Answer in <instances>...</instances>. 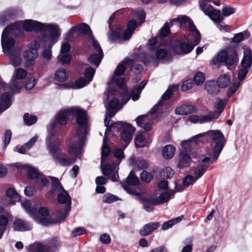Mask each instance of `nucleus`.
Returning a JSON list of instances; mask_svg holds the SVG:
<instances>
[{
  "label": "nucleus",
  "mask_w": 252,
  "mask_h": 252,
  "mask_svg": "<svg viewBox=\"0 0 252 252\" xmlns=\"http://www.w3.org/2000/svg\"><path fill=\"white\" fill-rule=\"evenodd\" d=\"M71 116H75L76 123L78 126L77 135L79 137V142L72 144L68 148L70 154H78L81 148L82 144L87 133V115L84 110L77 107H72L61 110L56 116V121L60 125H65L68 119Z\"/></svg>",
  "instance_id": "obj_1"
},
{
  "label": "nucleus",
  "mask_w": 252,
  "mask_h": 252,
  "mask_svg": "<svg viewBox=\"0 0 252 252\" xmlns=\"http://www.w3.org/2000/svg\"><path fill=\"white\" fill-rule=\"evenodd\" d=\"M170 22L171 24L176 23L180 26L185 25L188 27L189 32L186 39L190 43L181 40L176 41L173 47L174 52L177 54L189 53L200 41L201 35L199 31L196 29L192 20L185 15L179 16L177 18L173 19Z\"/></svg>",
  "instance_id": "obj_2"
},
{
  "label": "nucleus",
  "mask_w": 252,
  "mask_h": 252,
  "mask_svg": "<svg viewBox=\"0 0 252 252\" xmlns=\"http://www.w3.org/2000/svg\"><path fill=\"white\" fill-rule=\"evenodd\" d=\"M110 130V128L107 127L103 139V143L101 151V168L102 173L104 176H107L112 181L116 182H118L119 180L118 167L116 164L112 162L111 164L107 163L105 165L103 164V162L106 159V157L109 155L110 152V148L106 144V141L107 140L106 132Z\"/></svg>",
  "instance_id": "obj_3"
},
{
  "label": "nucleus",
  "mask_w": 252,
  "mask_h": 252,
  "mask_svg": "<svg viewBox=\"0 0 252 252\" xmlns=\"http://www.w3.org/2000/svg\"><path fill=\"white\" fill-rule=\"evenodd\" d=\"M206 136L208 140H211L215 143V145L213 147V154L212 158V161H216L222 151L224 143L225 138L222 133L219 130H211L206 132L198 134L193 137L194 143H197L196 139L203 136Z\"/></svg>",
  "instance_id": "obj_4"
},
{
  "label": "nucleus",
  "mask_w": 252,
  "mask_h": 252,
  "mask_svg": "<svg viewBox=\"0 0 252 252\" xmlns=\"http://www.w3.org/2000/svg\"><path fill=\"white\" fill-rule=\"evenodd\" d=\"M148 49L151 51L155 52V57L152 56L149 58L145 57L143 62L145 65L150 62H153L155 59L163 60L168 59V54L167 49L165 48L166 42L158 40V37H153L149 40L147 43Z\"/></svg>",
  "instance_id": "obj_5"
},
{
  "label": "nucleus",
  "mask_w": 252,
  "mask_h": 252,
  "mask_svg": "<svg viewBox=\"0 0 252 252\" xmlns=\"http://www.w3.org/2000/svg\"><path fill=\"white\" fill-rule=\"evenodd\" d=\"M21 205L26 211L34 220L38 223L44 226H48L52 222L47 218L49 214V211L47 208L40 207L38 211L35 208L31 206L30 202L25 200L21 203Z\"/></svg>",
  "instance_id": "obj_6"
},
{
  "label": "nucleus",
  "mask_w": 252,
  "mask_h": 252,
  "mask_svg": "<svg viewBox=\"0 0 252 252\" xmlns=\"http://www.w3.org/2000/svg\"><path fill=\"white\" fill-rule=\"evenodd\" d=\"M115 91L109 90L105 93L106 98L104 99V103L107 110L104 119V125L106 127H109L110 118L114 116L118 110L121 108L119 100L116 97H111L115 95Z\"/></svg>",
  "instance_id": "obj_7"
},
{
  "label": "nucleus",
  "mask_w": 252,
  "mask_h": 252,
  "mask_svg": "<svg viewBox=\"0 0 252 252\" xmlns=\"http://www.w3.org/2000/svg\"><path fill=\"white\" fill-rule=\"evenodd\" d=\"M61 126L60 125L57 121L52 122L50 124L48 128V130L50 133L47 136L46 139L47 148L50 154L52 156L54 160L58 159V157L63 154L60 151V144L58 142L53 143L52 140L56 133L61 130Z\"/></svg>",
  "instance_id": "obj_8"
},
{
  "label": "nucleus",
  "mask_w": 252,
  "mask_h": 252,
  "mask_svg": "<svg viewBox=\"0 0 252 252\" xmlns=\"http://www.w3.org/2000/svg\"><path fill=\"white\" fill-rule=\"evenodd\" d=\"M194 142L193 138L189 140L184 141L181 143L182 149L180 151L179 156L178 166L180 168H184L189 166L191 158H199L194 153L192 148V144Z\"/></svg>",
  "instance_id": "obj_9"
},
{
  "label": "nucleus",
  "mask_w": 252,
  "mask_h": 252,
  "mask_svg": "<svg viewBox=\"0 0 252 252\" xmlns=\"http://www.w3.org/2000/svg\"><path fill=\"white\" fill-rule=\"evenodd\" d=\"M238 62V58L236 51L230 52L226 50H221L212 60L213 64L222 63L231 70L235 69Z\"/></svg>",
  "instance_id": "obj_10"
},
{
  "label": "nucleus",
  "mask_w": 252,
  "mask_h": 252,
  "mask_svg": "<svg viewBox=\"0 0 252 252\" xmlns=\"http://www.w3.org/2000/svg\"><path fill=\"white\" fill-rule=\"evenodd\" d=\"M61 34V30L59 28L48 34H45L42 36L43 40L41 44L44 42L45 49L43 50L42 55L45 60L48 61L52 58L51 48L58 40V38Z\"/></svg>",
  "instance_id": "obj_11"
},
{
  "label": "nucleus",
  "mask_w": 252,
  "mask_h": 252,
  "mask_svg": "<svg viewBox=\"0 0 252 252\" xmlns=\"http://www.w3.org/2000/svg\"><path fill=\"white\" fill-rule=\"evenodd\" d=\"M59 28V26L55 24H43L32 20H26L24 22L23 29L27 31H40L42 33V36L45 34H48Z\"/></svg>",
  "instance_id": "obj_12"
},
{
  "label": "nucleus",
  "mask_w": 252,
  "mask_h": 252,
  "mask_svg": "<svg viewBox=\"0 0 252 252\" xmlns=\"http://www.w3.org/2000/svg\"><path fill=\"white\" fill-rule=\"evenodd\" d=\"M111 125L120 130V138L124 142L123 147L124 149H126L132 139L135 131V128L129 123L121 121L116 123L113 122Z\"/></svg>",
  "instance_id": "obj_13"
},
{
  "label": "nucleus",
  "mask_w": 252,
  "mask_h": 252,
  "mask_svg": "<svg viewBox=\"0 0 252 252\" xmlns=\"http://www.w3.org/2000/svg\"><path fill=\"white\" fill-rule=\"evenodd\" d=\"M18 24L15 23L5 28L2 32L1 38V43L2 49L4 53H9L11 49L15 44V41L12 37L8 36L15 29H18Z\"/></svg>",
  "instance_id": "obj_14"
},
{
  "label": "nucleus",
  "mask_w": 252,
  "mask_h": 252,
  "mask_svg": "<svg viewBox=\"0 0 252 252\" xmlns=\"http://www.w3.org/2000/svg\"><path fill=\"white\" fill-rule=\"evenodd\" d=\"M200 158V160L191 168L192 174L197 179L201 178L207 171L210 164L215 161H212L213 158L212 157H204V156H202Z\"/></svg>",
  "instance_id": "obj_15"
},
{
  "label": "nucleus",
  "mask_w": 252,
  "mask_h": 252,
  "mask_svg": "<svg viewBox=\"0 0 252 252\" xmlns=\"http://www.w3.org/2000/svg\"><path fill=\"white\" fill-rule=\"evenodd\" d=\"M90 39L94 49L97 53H94L91 54L88 58V61L90 63L97 67L103 57V51L98 42L95 39L93 35L91 36Z\"/></svg>",
  "instance_id": "obj_16"
},
{
  "label": "nucleus",
  "mask_w": 252,
  "mask_h": 252,
  "mask_svg": "<svg viewBox=\"0 0 252 252\" xmlns=\"http://www.w3.org/2000/svg\"><path fill=\"white\" fill-rule=\"evenodd\" d=\"M27 74V72L23 68L15 69L13 77L8 85L9 89L13 93H19L22 88V84L20 81L24 78Z\"/></svg>",
  "instance_id": "obj_17"
},
{
  "label": "nucleus",
  "mask_w": 252,
  "mask_h": 252,
  "mask_svg": "<svg viewBox=\"0 0 252 252\" xmlns=\"http://www.w3.org/2000/svg\"><path fill=\"white\" fill-rule=\"evenodd\" d=\"M199 5L201 9L212 20L220 21L222 20L220 11L214 9L212 5L208 4L205 0H201L199 2Z\"/></svg>",
  "instance_id": "obj_18"
},
{
  "label": "nucleus",
  "mask_w": 252,
  "mask_h": 252,
  "mask_svg": "<svg viewBox=\"0 0 252 252\" xmlns=\"http://www.w3.org/2000/svg\"><path fill=\"white\" fill-rule=\"evenodd\" d=\"M95 70L91 67H87L84 72L85 78L84 77L77 79L71 88L73 89L81 88L89 84L93 80Z\"/></svg>",
  "instance_id": "obj_19"
},
{
  "label": "nucleus",
  "mask_w": 252,
  "mask_h": 252,
  "mask_svg": "<svg viewBox=\"0 0 252 252\" xmlns=\"http://www.w3.org/2000/svg\"><path fill=\"white\" fill-rule=\"evenodd\" d=\"M139 182L138 177L135 175L133 170L131 171L126 181L122 183V186L126 192L131 195H139L140 193L135 191H132L130 189V186H135L138 185Z\"/></svg>",
  "instance_id": "obj_20"
},
{
  "label": "nucleus",
  "mask_w": 252,
  "mask_h": 252,
  "mask_svg": "<svg viewBox=\"0 0 252 252\" xmlns=\"http://www.w3.org/2000/svg\"><path fill=\"white\" fill-rule=\"evenodd\" d=\"M58 201L62 204H65L64 207L67 212H69L71 205V197L67 191L65 190L63 192L60 193L57 196Z\"/></svg>",
  "instance_id": "obj_21"
},
{
  "label": "nucleus",
  "mask_w": 252,
  "mask_h": 252,
  "mask_svg": "<svg viewBox=\"0 0 252 252\" xmlns=\"http://www.w3.org/2000/svg\"><path fill=\"white\" fill-rule=\"evenodd\" d=\"M197 108L194 105L184 104L177 107L175 110V113L180 115H187L195 112Z\"/></svg>",
  "instance_id": "obj_22"
},
{
  "label": "nucleus",
  "mask_w": 252,
  "mask_h": 252,
  "mask_svg": "<svg viewBox=\"0 0 252 252\" xmlns=\"http://www.w3.org/2000/svg\"><path fill=\"white\" fill-rule=\"evenodd\" d=\"M13 228L16 231H24L32 229V224L28 222L19 219H16L13 222Z\"/></svg>",
  "instance_id": "obj_23"
},
{
  "label": "nucleus",
  "mask_w": 252,
  "mask_h": 252,
  "mask_svg": "<svg viewBox=\"0 0 252 252\" xmlns=\"http://www.w3.org/2000/svg\"><path fill=\"white\" fill-rule=\"evenodd\" d=\"M137 26L138 24L135 20L132 19L128 21L127 24V29L123 32L124 40H128L130 38Z\"/></svg>",
  "instance_id": "obj_24"
},
{
  "label": "nucleus",
  "mask_w": 252,
  "mask_h": 252,
  "mask_svg": "<svg viewBox=\"0 0 252 252\" xmlns=\"http://www.w3.org/2000/svg\"><path fill=\"white\" fill-rule=\"evenodd\" d=\"M159 226L160 223L158 222H154L146 224L140 230V234L142 236H147L153 231L157 230Z\"/></svg>",
  "instance_id": "obj_25"
},
{
  "label": "nucleus",
  "mask_w": 252,
  "mask_h": 252,
  "mask_svg": "<svg viewBox=\"0 0 252 252\" xmlns=\"http://www.w3.org/2000/svg\"><path fill=\"white\" fill-rule=\"evenodd\" d=\"M147 81L143 80L138 86L135 87L130 92V96L133 101L137 100L140 95L142 90L147 84Z\"/></svg>",
  "instance_id": "obj_26"
},
{
  "label": "nucleus",
  "mask_w": 252,
  "mask_h": 252,
  "mask_svg": "<svg viewBox=\"0 0 252 252\" xmlns=\"http://www.w3.org/2000/svg\"><path fill=\"white\" fill-rule=\"evenodd\" d=\"M252 63V53L250 49H247L244 51L243 58L241 62L243 67L249 69Z\"/></svg>",
  "instance_id": "obj_27"
},
{
  "label": "nucleus",
  "mask_w": 252,
  "mask_h": 252,
  "mask_svg": "<svg viewBox=\"0 0 252 252\" xmlns=\"http://www.w3.org/2000/svg\"><path fill=\"white\" fill-rule=\"evenodd\" d=\"M133 63V60L128 59L120 63L116 68L114 74L116 76L122 75L126 69L128 68Z\"/></svg>",
  "instance_id": "obj_28"
},
{
  "label": "nucleus",
  "mask_w": 252,
  "mask_h": 252,
  "mask_svg": "<svg viewBox=\"0 0 252 252\" xmlns=\"http://www.w3.org/2000/svg\"><path fill=\"white\" fill-rule=\"evenodd\" d=\"M122 31L123 29L121 27L118 28L116 32H113L112 29L111 31L110 30V32L108 34L110 41L119 42L121 41L122 39L124 40Z\"/></svg>",
  "instance_id": "obj_29"
},
{
  "label": "nucleus",
  "mask_w": 252,
  "mask_h": 252,
  "mask_svg": "<svg viewBox=\"0 0 252 252\" xmlns=\"http://www.w3.org/2000/svg\"><path fill=\"white\" fill-rule=\"evenodd\" d=\"M49 178L52 182L51 189L50 191L52 195L54 196L56 192H60L64 190L62 187L58 178L53 176H49Z\"/></svg>",
  "instance_id": "obj_30"
},
{
  "label": "nucleus",
  "mask_w": 252,
  "mask_h": 252,
  "mask_svg": "<svg viewBox=\"0 0 252 252\" xmlns=\"http://www.w3.org/2000/svg\"><path fill=\"white\" fill-rule=\"evenodd\" d=\"M137 196L142 203L149 204L154 206L159 205L158 197H154L151 195H142L140 193L139 195Z\"/></svg>",
  "instance_id": "obj_31"
},
{
  "label": "nucleus",
  "mask_w": 252,
  "mask_h": 252,
  "mask_svg": "<svg viewBox=\"0 0 252 252\" xmlns=\"http://www.w3.org/2000/svg\"><path fill=\"white\" fill-rule=\"evenodd\" d=\"M205 90L210 94L216 95L220 92V88L214 81H207L205 85Z\"/></svg>",
  "instance_id": "obj_32"
},
{
  "label": "nucleus",
  "mask_w": 252,
  "mask_h": 252,
  "mask_svg": "<svg viewBox=\"0 0 252 252\" xmlns=\"http://www.w3.org/2000/svg\"><path fill=\"white\" fill-rule=\"evenodd\" d=\"M176 148L172 145H167L162 150L163 157L166 159L172 158L175 153Z\"/></svg>",
  "instance_id": "obj_33"
},
{
  "label": "nucleus",
  "mask_w": 252,
  "mask_h": 252,
  "mask_svg": "<svg viewBox=\"0 0 252 252\" xmlns=\"http://www.w3.org/2000/svg\"><path fill=\"white\" fill-rule=\"evenodd\" d=\"M29 252H52L46 245L39 243H34L29 246Z\"/></svg>",
  "instance_id": "obj_34"
},
{
  "label": "nucleus",
  "mask_w": 252,
  "mask_h": 252,
  "mask_svg": "<svg viewBox=\"0 0 252 252\" xmlns=\"http://www.w3.org/2000/svg\"><path fill=\"white\" fill-rule=\"evenodd\" d=\"M27 167V176L29 178L34 181V182H38V179L41 173H39L37 169L32 167L25 166Z\"/></svg>",
  "instance_id": "obj_35"
},
{
  "label": "nucleus",
  "mask_w": 252,
  "mask_h": 252,
  "mask_svg": "<svg viewBox=\"0 0 252 252\" xmlns=\"http://www.w3.org/2000/svg\"><path fill=\"white\" fill-rule=\"evenodd\" d=\"M9 58L14 67L19 66L21 63V53L14 51L8 53Z\"/></svg>",
  "instance_id": "obj_36"
},
{
  "label": "nucleus",
  "mask_w": 252,
  "mask_h": 252,
  "mask_svg": "<svg viewBox=\"0 0 252 252\" xmlns=\"http://www.w3.org/2000/svg\"><path fill=\"white\" fill-rule=\"evenodd\" d=\"M68 77V72L63 68L58 69L55 74V79L59 82H64L67 80Z\"/></svg>",
  "instance_id": "obj_37"
},
{
  "label": "nucleus",
  "mask_w": 252,
  "mask_h": 252,
  "mask_svg": "<svg viewBox=\"0 0 252 252\" xmlns=\"http://www.w3.org/2000/svg\"><path fill=\"white\" fill-rule=\"evenodd\" d=\"M219 117V113L210 112L207 115H200V124L209 123L217 119Z\"/></svg>",
  "instance_id": "obj_38"
},
{
  "label": "nucleus",
  "mask_w": 252,
  "mask_h": 252,
  "mask_svg": "<svg viewBox=\"0 0 252 252\" xmlns=\"http://www.w3.org/2000/svg\"><path fill=\"white\" fill-rule=\"evenodd\" d=\"M6 196L11 200L10 204H14L16 201H20V196L13 189L9 188L7 190Z\"/></svg>",
  "instance_id": "obj_39"
},
{
  "label": "nucleus",
  "mask_w": 252,
  "mask_h": 252,
  "mask_svg": "<svg viewBox=\"0 0 252 252\" xmlns=\"http://www.w3.org/2000/svg\"><path fill=\"white\" fill-rule=\"evenodd\" d=\"M58 159H56L55 160L56 161H58L59 162L60 164L63 166H69L74 163L75 161L76 158H66L64 157V154H62L60 156H59L58 158Z\"/></svg>",
  "instance_id": "obj_40"
},
{
  "label": "nucleus",
  "mask_w": 252,
  "mask_h": 252,
  "mask_svg": "<svg viewBox=\"0 0 252 252\" xmlns=\"http://www.w3.org/2000/svg\"><path fill=\"white\" fill-rule=\"evenodd\" d=\"M14 10L8 9L0 15V24L4 25L5 23L14 16Z\"/></svg>",
  "instance_id": "obj_41"
},
{
  "label": "nucleus",
  "mask_w": 252,
  "mask_h": 252,
  "mask_svg": "<svg viewBox=\"0 0 252 252\" xmlns=\"http://www.w3.org/2000/svg\"><path fill=\"white\" fill-rule=\"evenodd\" d=\"M230 83V79L229 77L225 74H223L219 77L217 81V85L220 88H225Z\"/></svg>",
  "instance_id": "obj_42"
},
{
  "label": "nucleus",
  "mask_w": 252,
  "mask_h": 252,
  "mask_svg": "<svg viewBox=\"0 0 252 252\" xmlns=\"http://www.w3.org/2000/svg\"><path fill=\"white\" fill-rule=\"evenodd\" d=\"M75 26L77 30L84 34L89 35V38L91 37V35H93L91 30L87 24L84 23H82Z\"/></svg>",
  "instance_id": "obj_43"
},
{
  "label": "nucleus",
  "mask_w": 252,
  "mask_h": 252,
  "mask_svg": "<svg viewBox=\"0 0 252 252\" xmlns=\"http://www.w3.org/2000/svg\"><path fill=\"white\" fill-rule=\"evenodd\" d=\"M170 32L169 25L167 23H165L163 27L160 29L159 32L156 37H158V40H161L162 42H166L162 39V37L167 36Z\"/></svg>",
  "instance_id": "obj_44"
},
{
  "label": "nucleus",
  "mask_w": 252,
  "mask_h": 252,
  "mask_svg": "<svg viewBox=\"0 0 252 252\" xmlns=\"http://www.w3.org/2000/svg\"><path fill=\"white\" fill-rule=\"evenodd\" d=\"M42 34V33H41ZM43 40L42 36L41 37V39L40 40V43H39L37 41H34L33 42H31V47H30V50L32 51L31 54L32 55V57H37L38 56L37 50L39 48V46L41 45L44 46V42L43 44H41V41Z\"/></svg>",
  "instance_id": "obj_45"
},
{
  "label": "nucleus",
  "mask_w": 252,
  "mask_h": 252,
  "mask_svg": "<svg viewBox=\"0 0 252 252\" xmlns=\"http://www.w3.org/2000/svg\"><path fill=\"white\" fill-rule=\"evenodd\" d=\"M133 63L134 62L133 61L132 64L129 67H130V70L131 71L135 70V73L137 76L135 79H133V82L136 83L140 79V75L139 74L140 72L143 70V66L140 64H136L134 65Z\"/></svg>",
  "instance_id": "obj_46"
},
{
  "label": "nucleus",
  "mask_w": 252,
  "mask_h": 252,
  "mask_svg": "<svg viewBox=\"0 0 252 252\" xmlns=\"http://www.w3.org/2000/svg\"><path fill=\"white\" fill-rule=\"evenodd\" d=\"M63 210H58L57 211L56 216L57 218V220H56V221H52L49 217V215L47 216V218H48V219L50 220H51V221L52 222L51 223L49 224L48 225H49L53 223L57 222H59L60 221L64 220V219L66 217L69 212L66 211L65 207H64V208Z\"/></svg>",
  "instance_id": "obj_47"
},
{
  "label": "nucleus",
  "mask_w": 252,
  "mask_h": 252,
  "mask_svg": "<svg viewBox=\"0 0 252 252\" xmlns=\"http://www.w3.org/2000/svg\"><path fill=\"white\" fill-rule=\"evenodd\" d=\"M11 218V215L8 213H6L3 215H0V228H3L4 231L8 222V219Z\"/></svg>",
  "instance_id": "obj_48"
},
{
  "label": "nucleus",
  "mask_w": 252,
  "mask_h": 252,
  "mask_svg": "<svg viewBox=\"0 0 252 252\" xmlns=\"http://www.w3.org/2000/svg\"><path fill=\"white\" fill-rule=\"evenodd\" d=\"M32 51L29 49L28 51L24 52V57L25 59L26 65L30 66L32 65L34 63V59L37 57H32V55L31 54Z\"/></svg>",
  "instance_id": "obj_49"
},
{
  "label": "nucleus",
  "mask_w": 252,
  "mask_h": 252,
  "mask_svg": "<svg viewBox=\"0 0 252 252\" xmlns=\"http://www.w3.org/2000/svg\"><path fill=\"white\" fill-rule=\"evenodd\" d=\"M174 191L171 190L170 192H165L160 194L159 197H158V199L159 205L168 201L171 198V196L174 195Z\"/></svg>",
  "instance_id": "obj_50"
},
{
  "label": "nucleus",
  "mask_w": 252,
  "mask_h": 252,
  "mask_svg": "<svg viewBox=\"0 0 252 252\" xmlns=\"http://www.w3.org/2000/svg\"><path fill=\"white\" fill-rule=\"evenodd\" d=\"M145 136L142 133H138L134 139L136 148H142L145 146Z\"/></svg>",
  "instance_id": "obj_51"
},
{
  "label": "nucleus",
  "mask_w": 252,
  "mask_h": 252,
  "mask_svg": "<svg viewBox=\"0 0 252 252\" xmlns=\"http://www.w3.org/2000/svg\"><path fill=\"white\" fill-rule=\"evenodd\" d=\"M215 109L217 110V111L213 112V113H219V115L222 112L223 110L225 107V104L222 99L220 98H218L214 104Z\"/></svg>",
  "instance_id": "obj_52"
},
{
  "label": "nucleus",
  "mask_w": 252,
  "mask_h": 252,
  "mask_svg": "<svg viewBox=\"0 0 252 252\" xmlns=\"http://www.w3.org/2000/svg\"><path fill=\"white\" fill-rule=\"evenodd\" d=\"M58 61L62 64H68L71 59V56L68 53H62L58 57Z\"/></svg>",
  "instance_id": "obj_53"
},
{
  "label": "nucleus",
  "mask_w": 252,
  "mask_h": 252,
  "mask_svg": "<svg viewBox=\"0 0 252 252\" xmlns=\"http://www.w3.org/2000/svg\"><path fill=\"white\" fill-rule=\"evenodd\" d=\"M23 120L26 125L31 126L36 123L37 118L35 116L30 115L28 113H27L24 114Z\"/></svg>",
  "instance_id": "obj_54"
},
{
  "label": "nucleus",
  "mask_w": 252,
  "mask_h": 252,
  "mask_svg": "<svg viewBox=\"0 0 252 252\" xmlns=\"http://www.w3.org/2000/svg\"><path fill=\"white\" fill-rule=\"evenodd\" d=\"M174 174V171L170 167H166L160 172V176L163 178H171Z\"/></svg>",
  "instance_id": "obj_55"
},
{
  "label": "nucleus",
  "mask_w": 252,
  "mask_h": 252,
  "mask_svg": "<svg viewBox=\"0 0 252 252\" xmlns=\"http://www.w3.org/2000/svg\"><path fill=\"white\" fill-rule=\"evenodd\" d=\"M193 80L197 85L202 84L205 81V76L203 73L198 72L195 74Z\"/></svg>",
  "instance_id": "obj_56"
},
{
  "label": "nucleus",
  "mask_w": 252,
  "mask_h": 252,
  "mask_svg": "<svg viewBox=\"0 0 252 252\" xmlns=\"http://www.w3.org/2000/svg\"><path fill=\"white\" fill-rule=\"evenodd\" d=\"M46 246L49 249V250H52V252H55L56 249L60 246V242H59L56 239L54 238L51 239L49 244L46 245Z\"/></svg>",
  "instance_id": "obj_57"
},
{
  "label": "nucleus",
  "mask_w": 252,
  "mask_h": 252,
  "mask_svg": "<svg viewBox=\"0 0 252 252\" xmlns=\"http://www.w3.org/2000/svg\"><path fill=\"white\" fill-rule=\"evenodd\" d=\"M134 14L135 18H136L139 20L140 24L144 22L146 17V14L143 9L135 10L134 12Z\"/></svg>",
  "instance_id": "obj_58"
},
{
  "label": "nucleus",
  "mask_w": 252,
  "mask_h": 252,
  "mask_svg": "<svg viewBox=\"0 0 252 252\" xmlns=\"http://www.w3.org/2000/svg\"><path fill=\"white\" fill-rule=\"evenodd\" d=\"M198 180L194 176L187 175L183 180V185L187 187L190 185H192Z\"/></svg>",
  "instance_id": "obj_59"
},
{
  "label": "nucleus",
  "mask_w": 252,
  "mask_h": 252,
  "mask_svg": "<svg viewBox=\"0 0 252 252\" xmlns=\"http://www.w3.org/2000/svg\"><path fill=\"white\" fill-rule=\"evenodd\" d=\"M119 200V198L111 193H106L103 198V201L107 203H111Z\"/></svg>",
  "instance_id": "obj_60"
},
{
  "label": "nucleus",
  "mask_w": 252,
  "mask_h": 252,
  "mask_svg": "<svg viewBox=\"0 0 252 252\" xmlns=\"http://www.w3.org/2000/svg\"><path fill=\"white\" fill-rule=\"evenodd\" d=\"M222 20L219 21H214L217 23V26L221 31L229 32L230 31V27L226 25L223 22V18L221 16Z\"/></svg>",
  "instance_id": "obj_61"
},
{
  "label": "nucleus",
  "mask_w": 252,
  "mask_h": 252,
  "mask_svg": "<svg viewBox=\"0 0 252 252\" xmlns=\"http://www.w3.org/2000/svg\"><path fill=\"white\" fill-rule=\"evenodd\" d=\"M140 178L143 182L146 183H150L153 179V176L152 173L144 170L140 174Z\"/></svg>",
  "instance_id": "obj_62"
},
{
  "label": "nucleus",
  "mask_w": 252,
  "mask_h": 252,
  "mask_svg": "<svg viewBox=\"0 0 252 252\" xmlns=\"http://www.w3.org/2000/svg\"><path fill=\"white\" fill-rule=\"evenodd\" d=\"M222 15L224 17H227L235 12V9L232 7L224 5L222 8Z\"/></svg>",
  "instance_id": "obj_63"
},
{
  "label": "nucleus",
  "mask_w": 252,
  "mask_h": 252,
  "mask_svg": "<svg viewBox=\"0 0 252 252\" xmlns=\"http://www.w3.org/2000/svg\"><path fill=\"white\" fill-rule=\"evenodd\" d=\"M175 88L174 86L169 87L165 92L162 94L161 99V102L162 103L163 100H166L169 99L173 94V89Z\"/></svg>",
  "instance_id": "obj_64"
}]
</instances>
